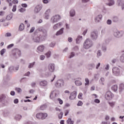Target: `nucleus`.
Instances as JSON below:
<instances>
[{
  "label": "nucleus",
  "mask_w": 124,
  "mask_h": 124,
  "mask_svg": "<svg viewBox=\"0 0 124 124\" xmlns=\"http://www.w3.org/2000/svg\"><path fill=\"white\" fill-rule=\"evenodd\" d=\"M13 17V14H11L6 16L7 20H11Z\"/></svg>",
  "instance_id": "bb28decb"
},
{
  "label": "nucleus",
  "mask_w": 124,
  "mask_h": 124,
  "mask_svg": "<svg viewBox=\"0 0 124 124\" xmlns=\"http://www.w3.org/2000/svg\"><path fill=\"white\" fill-rule=\"evenodd\" d=\"M46 58H50V56H51V51H49L46 53L45 54Z\"/></svg>",
  "instance_id": "c9c22d12"
},
{
  "label": "nucleus",
  "mask_w": 124,
  "mask_h": 124,
  "mask_svg": "<svg viewBox=\"0 0 124 124\" xmlns=\"http://www.w3.org/2000/svg\"><path fill=\"white\" fill-rule=\"evenodd\" d=\"M91 37L92 39H96L97 38V31H93L91 32Z\"/></svg>",
  "instance_id": "0eeeda50"
},
{
  "label": "nucleus",
  "mask_w": 124,
  "mask_h": 124,
  "mask_svg": "<svg viewBox=\"0 0 124 124\" xmlns=\"http://www.w3.org/2000/svg\"><path fill=\"white\" fill-rule=\"evenodd\" d=\"M54 96H57V93H56V91H52L50 93V98L52 99V98H53Z\"/></svg>",
  "instance_id": "dca6fc26"
},
{
  "label": "nucleus",
  "mask_w": 124,
  "mask_h": 124,
  "mask_svg": "<svg viewBox=\"0 0 124 124\" xmlns=\"http://www.w3.org/2000/svg\"><path fill=\"white\" fill-rule=\"evenodd\" d=\"M118 20H119V19L118 18V17H117V16H114L113 18V22H118Z\"/></svg>",
  "instance_id": "ea45409f"
},
{
  "label": "nucleus",
  "mask_w": 124,
  "mask_h": 124,
  "mask_svg": "<svg viewBox=\"0 0 124 124\" xmlns=\"http://www.w3.org/2000/svg\"><path fill=\"white\" fill-rule=\"evenodd\" d=\"M42 9V6H40V5H37L35 8L34 11L35 12H36V13H37L38 12H39V11Z\"/></svg>",
  "instance_id": "f8f14e48"
},
{
  "label": "nucleus",
  "mask_w": 124,
  "mask_h": 124,
  "mask_svg": "<svg viewBox=\"0 0 124 124\" xmlns=\"http://www.w3.org/2000/svg\"><path fill=\"white\" fill-rule=\"evenodd\" d=\"M5 52H6V50L4 48H3L2 50H1V51H0V55H1V56H3V54H4V53H5Z\"/></svg>",
  "instance_id": "4c0bfd02"
},
{
  "label": "nucleus",
  "mask_w": 124,
  "mask_h": 124,
  "mask_svg": "<svg viewBox=\"0 0 124 124\" xmlns=\"http://www.w3.org/2000/svg\"><path fill=\"white\" fill-rule=\"evenodd\" d=\"M82 96H83V93H79L78 97L79 99H82Z\"/></svg>",
  "instance_id": "603ef678"
},
{
  "label": "nucleus",
  "mask_w": 124,
  "mask_h": 124,
  "mask_svg": "<svg viewBox=\"0 0 124 124\" xmlns=\"http://www.w3.org/2000/svg\"><path fill=\"white\" fill-rule=\"evenodd\" d=\"M70 15L71 17H73L75 15V11L74 10H71L70 12Z\"/></svg>",
  "instance_id": "c85d7f7f"
},
{
  "label": "nucleus",
  "mask_w": 124,
  "mask_h": 124,
  "mask_svg": "<svg viewBox=\"0 0 124 124\" xmlns=\"http://www.w3.org/2000/svg\"><path fill=\"white\" fill-rule=\"evenodd\" d=\"M18 2L19 1H18V0H13L12 1V3H14V4H17Z\"/></svg>",
  "instance_id": "de8ad7c7"
},
{
  "label": "nucleus",
  "mask_w": 124,
  "mask_h": 124,
  "mask_svg": "<svg viewBox=\"0 0 124 124\" xmlns=\"http://www.w3.org/2000/svg\"><path fill=\"white\" fill-rule=\"evenodd\" d=\"M94 102H95V103H100V100L98 99H96L94 100Z\"/></svg>",
  "instance_id": "864d4df0"
},
{
  "label": "nucleus",
  "mask_w": 124,
  "mask_h": 124,
  "mask_svg": "<svg viewBox=\"0 0 124 124\" xmlns=\"http://www.w3.org/2000/svg\"><path fill=\"white\" fill-rule=\"evenodd\" d=\"M63 33V28H62L59 31H58L56 34V35H61Z\"/></svg>",
  "instance_id": "a211bd4d"
},
{
  "label": "nucleus",
  "mask_w": 124,
  "mask_h": 124,
  "mask_svg": "<svg viewBox=\"0 0 124 124\" xmlns=\"http://www.w3.org/2000/svg\"><path fill=\"white\" fill-rule=\"evenodd\" d=\"M76 95H77V92L76 91H74L71 93V95L69 96V99L72 100L76 98Z\"/></svg>",
  "instance_id": "6e6552de"
},
{
  "label": "nucleus",
  "mask_w": 124,
  "mask_h": 124,
  "mask_svg": "<svg viewBox=\"0 0 124 124\" xmlns=\"http://www.w3.org/2000/svg\"><path fill=\"white\" fill-rule=\"evenodd\" d=\"M114 35L115 36H119V35H120V32H119L118 31H117L116 32H115L114 33Z\"/></svg>",
  "instance_id": "79ce46f5"
},
{
  "label": "nucleus",
  "mask_w": 124,
  "mask_h": 124,
  "mask_svg": "<svg viewBox=\"0 0 124 124\" xmlns=\"http://www.w3.org/2000/svg\"><path fill=\"white\" fill-rule=\"evenodd\" d=\"M18 10H19V12H25V11H26V9L23 8H21L19 9Z\"/></svg>",
  "instance_id": "49530a36"
},
{
  "label": "nucleus",
  "mask_w": 124,
  "mask_h": 124,
  "mask_svg": "<svg viewBox=\"0 0 124 124\" xmlns=\"http://www.w3.org/2000/svg\"><path fill=\"white\" fill-rule=\"evenodd\" d=\"M21 118H22V116L20 115H17L15 117V119L16 121H20V120H21Z\"/></svg>",
  "instance_id": "7c9ffc66"
},
{
  "label": "nucleus",
  "mask_w": 124,
  "mask_h": 124,
  "mask_svg": "<svg viewBox=\"0 0 124 124\" xmlns=\"http://www.w3.org/2000/svg\"><path fill=\"white\" fill-rule=\"evenodd\" d=\"M40 60H41L42 61H43V60H44V59H45V56L44 55H41L40 57Z\"/></svg>",
  "instance_id": "0e129e2a"
},
{
  "label": "nucleus",
  "mask_w": 124,
  "mask_h": 124,
  "mask_svg": "<svg viewBox=\"0 0 124 124\" xmlns=\"http://www.w3.org/2000/svg\"><path fill=\"white\" fill-rule=\"evenodd\" d=\"M120 61L122 62H124V54H123L120 58Z\"/></svg>",
  "instance_id": "37998d69"
},
{
  "label": "nucleus",
  "mask_w": 124,
  "mask_h": 124,
  "mask_svg": "<svg viewBox=\"0 0 124 124\" xmlns=\"http://www.w3.org/2000/svg\"><path fill=\"white\" fill-rule=\"evenodd\" d=\"M112 73L115 76H120V69L117 67H114L112 69Z\"/></svg>",
  "instance_id": "20e7f679"
},
{
  "label": "nucleus",
  "mask_w": 124,
  "mask_h": 124,
  "mask_svg": "<svg viewBox=\"0 0 124 124\" xmlns=\"http://www.w3.org/2000/svg\"><path fill=\"white\" fill-rule=\"evenodd\" d=\"M101 19H102V16L98 15L95 19V21L96 23H98V22H99V21H100Z\"/></svg>",
  "instance_id": "2eb2a0df"
},
{
  "label": "nucleus",
  "mask_w": 124,
  "mask_h": 124,
  "mask_svg": "<svg viewBox=\"0 0 124 124\" xmlns=\"http://www.w3.org/2000/svg\"><path fill=\"white\" fill-rule=\"evenodd\" d=\"M119 90H120V92L124 91V83H121L120 84Z\"/></svg>",
  "instance_id": "b1692460"
},
{
  "label": "nucleus",
  "mask_w": 124,
  "mask_h": 124,
  "mask_svg": "<svg viewBox=\"0 0 124 124\" xmlns=\"http://www.w3.org/2000/svg\"><path fill=\"white\" fill-rule=\"evenodd\" d=\"M39 85L41 87H46L48 85V82L46 80H43L40 81Z\"/></svg>",
  "instance_id": "9b49d317"
},
{
  "label": "nucleus",
  "mask_w": 124,
  "mask_h": 124,
  "mask_svg": "<svg viewBox=\"0 0 124 124\" xmlns=\"http://www.w3.org/2000/svg\"><path fill=\"white\" fill-rule=\"evenodd\" d=\"M61 26H62V23H58L55 24L53 26V29L54 30H58V29H59L60 28V27H61Z\"/></svg>",
  "instance_id": "4468645a"
},
{
  "label": "nucleus",
  "mask_w": 124,
  "mask_h": 124,
  "mask_svg": "<svg viewBox=\"0 0 124 124\" xmlns=\"http://www.w3.org/2000/svg\"><path fill=\"white\" fill-rule=\"evenodd\" d=\"M66 123L67 124H74V121H72V120H71V118H69L67 120Z\"/></svg>",
  "instance_id": "a878e982"
},
{
  "label": "nucleus",
  "mask_w": 124,
  "mask_h": 124,
  "mask_svg": "<svg viewBox=\"0 0 124 124\" xmlns=\"http://www.w3.org/2000/svg\"><path fill=\"white\" fill-rule=\"evenodd\" d=\"M112 90L113 92H117L118 91V85H114L112 86Z\"/></svg>",
  "instance_id": "412c9836"
},
{
  "label": "nucleus",
  "mask_w": 124,
  "mask_h": 124,
  "mask_svg": "<svg viewBox=\"0 0 124 124\" xmlns=\"http://www.w3.org/2000/svg\"><path fill=\"white\" fill-rule=\"evenodd\" d=\"M12 53H13V55L14 56H15V55H16V54H17V55H18V56H21V51H20V50L16 48L12 50Z\"/></svg>",
  "instance_id": "9d476101"
},
{
  "label": "nucleus",
  "mask_w": 124,
  "mask_h": 124,
  "mask_svg": "<svg viewBox=\"0 0 124 124\" xmlns=\"http://www.w3.org/2000/svg\"><path fill=\"white\" fill-rule=\"evenodd\" d=\"M58 100L59 101L60 104L62 105L63 103V101L61 98H58Z\"/></svg>",
  "instance_id": "09e8293b"
},
{
  "label": "nucleus",
  "mask_w": 124,
  "mask_h": 124,
  "mask_svg": "<svg viewBox=\"0 0 124 124\" xmlns=\"http://www.w3.org/2000/svg\"><path fill=\"white\" fill-rule=\"evenodd\" d=\"M75 83L76 86H81L82 85V82L80 80H76Z\"/></svg>",
  "instance_id": "c756f323"
},
{
  "label": "nucleus",
  "mask_w": 124,
  "mask_h": 124,
  "mask_svg": "<svg viewBox=\"0 0 124 124\" xmlns=\"http://www.w3.org/2000/svg\"><path fill=\"white\" fill-rule=\"evenodd\" d=\"M46 105H43L40 107V110H45V109H46Z\"/></svg>",
  "instance_id": "72a5a7b5"
},
{
  "label": "nucleus",
  "mask_w": 124,
  "mask_h": 124,
  "mask_svg": "<svg viewBox=\"0 0 124 124\" xmlns=\"http://www.w3.org/2000/svg\"><path fill=\"white\" fill-rule=\"evenodd\" d=\"M62 116H63V113L62 112H61L58 115L59 119H62Z\"/></svg>",
  "instance_id": "e433bc0d"
},
{
  "label": "nucleus",
  "mask_w": 124,
  "mask_h": 124,
  "mask_svg": "<svg viewBox=\"0 0 124 124\" xmlns=\"http://www.w3.org/2000/svg\"><path fill=\"white\" fill-rule=\"evenodd\" d=\"M36 85V83L33 82L31 83V86L32 88H34Z\"/></svg>",
  "instance_id": "6e6d98bb"
},
{
  "label": "nucleus",
  "mask_w": 124,
  "mask_h": 124,
  "mask_svg": "<svg viewBox=\"0 0 124 124\" xmlns=\"http://www.w3.org/2000/svg\"><path fill=\"white\" fill-rule=\"evenodd\" d=\"M21 6H22V7L26 8V7H28V5H27V4H26V3H22L21 4Z\"/></svg>",
  "instance_id": "69168bd1"
},
{
  "label": "nucleus",
  "mask_w": 124,
  "mask_h": 124,
  "mask_svg": "<svg viewBox=\"0 0 124 124\" xmlns=\"http://www.w3.org/2000/svg\"><path fill=\"white\" fill-rule=\"evenodd\" d=\"M90 83V80L88 78H85V85L86 87L87 86H89V84Z\"/></svg>",
  "instance_id": "2f4dec72"
},
{
  "label": "nucleus",
  "mask_w": 124,
  "mask_h": 124,
  "mask_svg": "<svg viewBox=\"0 0 124 124\" xmlns=\"http://www.w3.org/2000/svg\"><path fill=\"white\" fill-rule=\"evenodd\" d=\"M25 29V25L24 24H21L19 27V30L20 31H24V29Z\"/></svg>",
  "instance_id": "5701e85b"
},
{
  "label": "nucleus",
  "mask_w": 124,
  "mask_h": 124,
  "mask_svg": "<svg viewBox=\"0 0 124 124\" xmlns=\"http://www.w3.org/2000/svg\"><path fill=\"white\" fill-rule=\"evenodd\" d=\"M55 43H51L50 45L49 46L50 47H54V46H55Z\"/></svg>",
  "instance_id": "774afa93"
},
{
  "label": "nucleus",
  "mask_w": 124,
  "mask_h": 124,
  "mask_svg": "<svg viewBox=\"0 0 124 124\" xmlns=\"http://www.w3.org/2000/svg\"><path fill=\"white\" fill-rule=\"evenodd\" d=\"M117 2L118 3V5H121L122 9H124V2H123V1H122L121 0H117Z\"/></svg>",
  "instance_id": "aec40b11"
},
{
  "label": "nucleus",
  "mask_w": 124,
  "mask_h": 124,
  "mask_svg": "<svg viewBox=\"0 0 124 124\" xmlns=\"http://www.w3.org/2000/svg\"><path fill=\"white\" fill-rule=\"evenodd\" d=\"M48 117V114L47 113H43L42 115V120H45V119H46Z\"/></svg>",
  "instance_id": "cd10ccee"
},
{
  "label": "nucleus",
  "mask_w": 124,
  "mask_h": 124,
  "mask_svg": "<svg viewBox=\"0 0 124 124\" xmlns=\"http://www.w3.org/2000/svg\"><path fill=\"white\" fill-rule=\"evenodd\" d=\"M10 94H11V95H12L13 96H14V95H15V92L11 91Z\"/></svg>",
  "instance_id": "e2e57ef3"
},
{
  "label": "nucleus",
  "mask_w": 124,
  "mask_h": 124,
  "mask_svg": "<svg viewBox=\"0 0 124 124\" xmlns=\"http://www.w3.org/2000/svg\"><path fill=\"white\" fill-rule=\"evenodd\" d=\"M38 51L40 52H43V50H44V46L41 45L37 47Z\"/></svg>",
  "instance_id": "6ab92c4d"
},
{
  "label": "nucleus",
  "mask_w": 124,
  "mask_h": 124,
  "mask_svg": "<svg viewBox=\"0 0 124 124\" xmlns=\"http://www.w3.org/2000/svg\"><path fill=\"white\" fill-rule=\"evenodd\" d=\"M104 78H101L99 80V83L100 84H102V85H104V83H103V82L104 81Z\"/></svg>",
  "instance_id": "58836bf2"
},
{
  "label": "nucleus",
  "mask_w": 124,
  "mask_h": 124,
  "mask_svg": "<svg viewBox=\"0 0 124 124\" xmlns=\"http://www.w3.org/2000/svg\"><path fill=\"white\" fill-rule=\"evenodd\" d=\"M13 70H14V67H13V66L10 67L9 68V71L10 72H12V71H13Z\"/></svg>",
  "instance_id": "4d7b16f0"
},
{
  "label": "nucleus",
  "mask_w": 124,
  "mask_h": 124,
  "mask_svg": "<svg viewBox=\"0 0 124 124\" xmlns=\"http://www.w3.org/2000/svg\"><path fill=\"white\" fill-rule=\"evenodd\" d=\"M47 36V31H45L42 36H40V37H37L33 39V41L36 43H40L42 41L45 40L46 37Z\"/></svg>",
  "instance_id": "f257e3e1"
},
{
  "label": "nucleus",
  "mask_w": 124,
  "mask_h": 124,
  "mask_svg": "<svg viewBox=\"0 0 124 124\" xmlns=\"http://www.w3.org/2000/svg\"><path fill=\"white\" fill-rule=\"evenodd\" d=\"M55 86L57 88H61L62 86H63V80L62 79L58 80L55 83Z\"/></svg>",
  "instance_id": "39448f33"
},
{
  "label": "nucleus",
  "mask_w": 124,
  "mask_h": 124,
  "mask_svg": "<svg viewBox=\"0 0 124 124\" xmlns=\"http://www.w3.org/2000/svg\"><path fill=\"white\" fill-rule=\"evenodd\" d=\"M13 46H14V44H11L9 45H8L7 47V49H10V48H12V47H13Z\"/></svg>",
  "instance_id": "a18cd8bd"
},
{
  "label": "nucleus",
  "mask_w": 124,
  "mask_h": 124,
  "mask_svg": "<svg viewBox=\"0 0 124 124\" xmlns=\"http://www.w3.org/2000/svg\"><path fill=\"white\" fill-rule=\"evenodd\" d=\"M108 104L111 107H114V106L115 105V102H109Z\"/></svg>",
  "instance_id": "8fccbe9b"
},
{
  "label": "nucleus",
  "mask_w": 124,
  "mask_h": 124,
  "mask_svg": "<svg viewBox=\"0 0 124 124\" xmlns=\"http://www.w3.org/2000/svg\"><path fill=\"white\" fill-rule=\"evenodd\" d=\"M12 0H6V1H7V2L9 3V6H12V3H11V1Z\"/></svg>",
  "instance_id": "bf43d9fd"
},
{
  "label": "nucleus",
  "mask_w": 124,
  "mask_h": 124,
  "mask_svg": "<svg viewBox=\"0 0 124 124\" xmlns=\"http://www.w3.org/2000/svg\"><path fill=\"white\" fill-rule=\"evenodd\" d=\"M34 30H35L34 27H32V28L31 29V30H30V32H31V33L33 32V31H34Z\"/></svg>",
  "instance_id": "052dcab7"
},
{
  "label": "nucleus",
  "mask_w": 124,
  "mask_h": 124,
  "mask_svg": "<svg viewBox=\"0 0 124 124\" xmlns=\"http://www.w3.org/2000/svg\"><path fill=\"white\" fill-rule=\"evenodd\" d=\"M105 97L107 100H111L114 97V94L110 91H108L105 94Z\"/></svg>",
  "instance_id": "7ed1b4c3"
},
{
  "label": "nucleus",
  "mask_w": 124,
  "mask_h": 124,
  "mask_svg": "<svg viewBox=\"0 0 124 124\" xmlns=\"http://www.w3.org/2000/svg\"><path fill=\"white\" fill-rule=\"evenodd\" d=\"M108 3L107 4V5H108V6H112V5H114L115 4V2L113 0H108Z\"/></svg>",
  "instance_id": "f3484780"
},
{
  "label": "nucleus",
  "mask_w": 124,
  "mask_h": 124,
  "mask_svg": "<svg viewBox=\"0 0 124 124\" xmlns=\"http://www.w3.org/2000/svg\"><path fill=\"white\" fill-rule=\"evenodd\" d=\"M100 56H101V52L100 51V50H98L97 52V56L100 57Z\"/></svg>",
  "instance_id": "338daca9"
},
{
  "label": "nucleus",
  "mask_w": 124,
  "mask_h": 124,
  "mask_svg": "<svg viewBox=\"0 0 124 124\" xmlns=\"http://www.w3.org/2000/svg\"><path fill=\"white\" fill-rule=\"evenodd\" d=\"M82 105H83V102L81 101H78V106H82Z\"/></svg>",
  "instance_id": "5fc2aeb1"
},
{
  "label": "nucleus",
  "mask_w": 124,
  "mask_h": 124,
  "mask_svg": "<svg viewBox=\"0 0 124 124\" xmlns=\"http://www.w3.org/2000/svg\"><path fill=\"white\" fill-rule=\"evenodd\" d=\"M51 0H43V3L46 4L47 3H49V1Z\"/></svg>",
  "instance_id": "c03bdc74"
},
{
  "label": "nucleus",
  "mask_w": 124,
  "mask_h": 124,
  "mask_svg": "<svg viewBox=\"0 0 124 124\" xmlns=\"http://www.w3.org/2000/svg\"><path fill=\"white\" fill-rule=\"evenodd\" d=\"M93 46V41L87 39L85 40L83 45V48L84 49H90Z\"/></svg>",
  "instance_id": "f03ea898"
},
{
  "label": "nucleus",
  "mask_w": 124,
  "mask_h": 124,
  "mask_svg": "<svg viewBox=\"0 0 124 124\" xmlns=\"http://www.w3.org/2000/svg\"><path fill=\"white\" fill-rule=\"evenodd\" d=\"M5 98H6V96H5V95H2L0 97V102L2 101V100H4V99H5Z\"/></svg>",
  "instance_id": "473e14b6"
},
{
  "label": "nucleus",
  "mask_w": 124,
  "mask_h": 124,
  "mask_svg": "<svg viewBox=\"0 0 124 124\" xmlns=\"http://www.w3.org/2000/svg\"><path fill=\"white\" fill-rule=\"evenodd\" d=\"M82 37L81 36H78L76 39L77 43H80V42L82 41Z\"/></svg>",
  "instance_id": "4be33fe9"
},
{
  "label": "nucleus",
  "mask_w": 124,
  "mask_h": 124,
  "mask_svg": "<svg viewBox=\"0 0 124 124\" xmlns=\"http://www.w3.org/2000/svg\"><path fill=\"white\" fill-rule=\"evenodd\" d=\"M33 65H34V62L32 63H30L28 66V68H31V67H32L33 66Z\"/></svg>",
  "instance_id": "3c124183"
},
{
  "label": "nucleus",
  "mask_w": 124,
  "mask_h": 124,
  "mask_svg": "<svg viewBox=\"0 0 124 124\" xmlns=\"http://www.w3.org/2000/svg\"><path fill=\"white\" fill-rule=\"evenodd\" d=\"M48 68L49 72H54L55 70V65L52 63H50L48 66Z\"/></svg>",
  "instance_id": "1a4fd4ad"
},
{
  "label": "nucleus",
  "mask_w": 124,
  "mask_h": 124,
  "mask_svg": "<svg viewBox=\"0 0 124 124\" xmlns=\"http://www.w3.org/2000/svg\"><path fill=\"white\" fill-rule=\"evenodd\" d=\"M16 91L18 93H22V89L19 88H16Z\"/></svg>",
  "instance_id": "f704fd0d"
},
{
  "label": "nucleus",
  "mask_w": 124,
  "mask_h": 124,
  "mask_svg": "<svg viewBox=\"0 0 124 124\" xmlns=\"http://www.w3.org/2000/svg\"><path fill=\"white\" fill-rule=\"evenodd\" d=\"M51 12V10L47 9L45 13V19H49V14Z\"/></svg>",
  "instance_id": "ddd939ff"
},
{
  "label": "nucleus",
  "mask_w": 124,
  "mask_h": 124,
  "mask_svg": "<svg viewBox=\"0 0 124 124\" xmlns=\"http://www.w3.org/2000/svg\"><path fill=\"white\" fill-rule=\"evenodd\" d=\"M16 7H17V6H16V5H14L13 9H12L13 12H15V11H16V8H17Z\"/></svg>",
  "instance_id": "a19ab883"
},
{
  "label": "nucleus",
  "mask_w": 124,
  "mask_h": 124,
  "mask_svg": "<svg viewBox=\"0 0 124 124\" xmlns=\"http://www.w3.org/2000/svg\"><path fill=\"white\" fill-rule=\"evenodd\" d=\"M107 23L108 25H111L112 21L110 19H108V21H107Z\"/></svg>",
  "instance_id": "680f3d73"
},
{
  "label": "nucleus",
  "mask_w": 124,
  "mask_h": 124,
  "mask_svg": "<svg viewBox=\"0 0 124 124\" xmlns=\"http://www.w3.org/2000/svg\"><path fill=\"white\" fill-rule=\"evenodd\" d=\"M14 102L15 104H17L19 102V100H18V99H15L14 100Z\"/></svg>",
  "instance_id": "13d9d810"
},
{
  "label": "nucleus",
  "mask_w": 124,
  "mask_h": 124,
  "mask_svg": "<svg viewBox=\"0 0 124 124\" xmlns=\"http://www.w3.org/2000/svg\"><path fill=\"white\" fill-rule=\"evenodd\" d=\"M37 119H41L42 120V113H38L36 115Z\"/></svg>",
  "instance_id": "393cba45"
},
{
  "label": "nucleus",
  "mask_w": 124,
  "mask_h": 124,
  "mask_svg": "<svg viewBox=\"0 0 124 124\" xmlns=\"http://www.w3.org/2000/svg\"><path fill=\"white\" fill-rule=\"evenodd\" d=\"M61 16L57 15L53 16L52 17L51 20L53 21V23H56V22H58V21H59V20H61Z\"/></svg>",
  "instance_id": "423d86ee"
}]
</instances>
